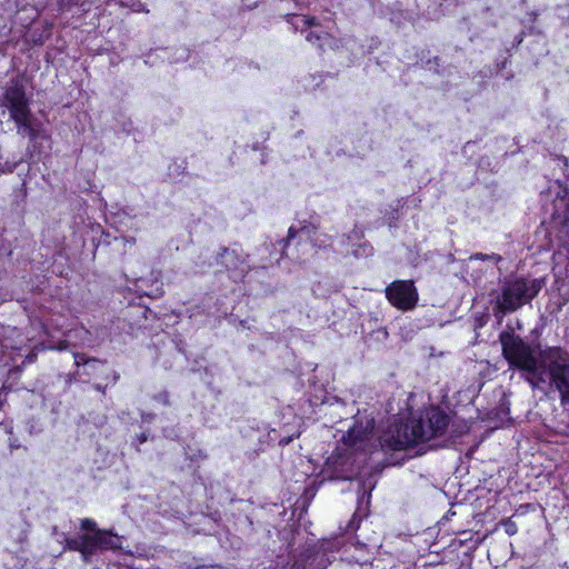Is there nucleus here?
<instances>
[{"label": "nucleus", "instance_id": "f257e3e1", "mask_svg": "<svg viewBox=\"0 0 569 569\" xmlns=\"http://www.w3.org/2000/svg\"><path fill=\"white\" fill-rule=\"evenodd\" d=\"M448 426V416L430 408L419 419L391 426L380 438L379 445L390 450H402L441 436Z\"/></svg>", "mask_w": 569, "mask_h": 569}, {"label": "nucleus", "instance_id": "f03ea898", "mask_svg": "<svg viewBox=\"0 0 569 569\" xmlns=\"http://www.w3.org/2000/svg\"><path fill=\"white\" fill-rule=\"evenodd\" d=\"M510 367L518 368L533 388L549 380L569 403V358H507Z\"/></svg>", "mask_w": 569, "mask_h": 569}, {"label": "nucleus", "instance_id": "7ed1b4c3", "mask_svg": "<svg viewBox=\"0 0 569 569\" xmlns=\"http://www.w3.org/2000/svg\"><path fill=\"white\" fill-rule=\"evenodd\" d=\"M541 286L538 280L516 279L508 282L501 293V299L497 302V309L505 312H512L531 301L540 291Z\"/></svg>", "mask_w": 569, "mask_h": 569}, {"label": "nucleus", "instance_id": "20e7f679", "mask_svg": "<svg viewBox=\"0 0 569 569\" xmlns=\"http://www.w3.org/2000/svg\"><path fill=\"white\" fill-rule=\"evenodd\" d=\"M3 104L9 109L10 117L20 129H24L32 134L33 130L30 122V110L24 96V90L18 82H12L4 92Z\"/></svg>", "mask_w": 569, "mask_h": 569}, {"label": "nucleus", "instance_id": "39448f33", "mask_svg": "<svg viewBox=\"0 0 569 569\" xmlns=\"http://www.w3.org/2000/svg\"><path fill=\"white\" fill-rule=\"evenodd\" d=\"M389 302L400 310H411L418 302V292L412 281H393L386 289Z\"/></svg>", "mask_w": 569, "mask_h": 569}, {"label": "nucleus", "instance_id": "423d86ee", "mask_svg": "<svg viewBox=\"0 0 569 569\" xmlns=\"http://www.w3.org/2000/svg\"><path fill=\"white\" fill-rule=\"evenodd\" d=\"M346 445L355 450L367 451L375 447L372 440V428L369 425L363 428L362 426H355L343 437Z\"/></svg>", "mask_w": 569, "mask_h": 569}, {"label": "nucleus", "instance_id": "0eeeda50", "mask_svg": "<svg viewBox=\"0 0 569 569\" xmlns=\"http://www.w3.org/2000/svg\"><path fill=\"white\" fill-rule=\"evenodd\" d=\"M503 356H532L533 350L520 336L513 331H503L500 335Z\"/></svg>", "mask_w": 569, "mask_h": 569}, {"label": "nucleus", "instance_id": "6e6552de", "mask_svg": "<svg viewBox=\"0 0 569 569\" xmlns=\"http://www.w3.org/2000/svg\"><path fill=\"white\" fill-rule=\"evenodd\" d=\"M94 541L98 545V548H104V549L121 548L119 538L117 536L110 533L109 531L96 530Z\"/></svg>", "mask_w": 569, "mask_h": 569}, {"label": "nucleus", "instance_id": "1a4fd4ad", "mask_svg": "<svg viewBox=\"0 0 569 569\" xmlns=\"http://www.w3.org/2000/svg\"><path fill=\"white\" fill-rule=\"evenodd\" d=\"M97 548H98V545L94 541V533L82 536V543H81L80 552L84 559H88V557L91 556L96 551Z\"/></svg>", "mask_w": 569, "mask_h": 569}, {"label": "nucleus", "instance_id": "9d476101", "mask_svg": "<svg viewBox=\"0 0 569 569\" xmlns=\"http://www.w3.org/2000/svg\"><path fill=\"white\" fill-rule=\"evenodd\" d=\"M310 230L309 228H302L299 231H296L292 227L289 229V240L295 239L296 237H299L302 239L303 237H309Z\"/></svg>", "mask_w": 569, "mask_h": 569}, {"label": "nucleus", "instance_id": "9b49d317", "mask_svg": "<svg viewBox=\"0 0 569 569\" xmlns=\"http://www.w3.org/2000/svg\"><path fill=\"white\" fill-rule=\"evenodd\" d=\"M300 22L309 28L313 27L316 24L315 18H308V17H297L295 24L298 27Z\"/></svg>", "mask_w": 569, "mask_h": 569}, {"label": "nucleus", "instance_id": "f8f14e48", "mask_svg": "<svg viewBox=\"0 0 569 569\" xmlns=\"http://www.w3.org/2000/svg\"><path fill=\"white\" fill-rule=\"evenodd\" d=\"M81 529L96 530V522L92 519L86 518L81 521Z\"/></svg>", "mask_w": 569, "mask_h": 569}, {"label": "nucleus", "instance_id": "ddd939ff", "mask_svg": "<svg viewBox=\"0 0 569 569\" xmlns=\"http://www.w3.org/2000/svg\"><path fill=\"white\" fill-rule=\"evenodd\" d=\"M82 543V536L79 539H72L68 541V547L72 550H77L80 552Z\"/></svg>", "mask_w": 569, "mask_h": 569}, {"label": "nucleus", "instance_id": "4468645a", "mask_svg": "<svg viewBox=\"0 0 569 569\" xmlns=\"http://www.w3.org/2000/svg\"><path fill=\"white\" fill-rule=\"evenodd\" d=\"M306 38L310 42H315L321 39L320 34L316 33L315 31H310Z\"/></svg>", "mask_w": 569, "mask_h": 569}, {"label": "nucleus", "instance_id": "2eb2a0df", "mask_svg": "<svg viewBox=\"0 0 569 569\" xmlns=\"http://www.w3.org/2000/svg\"><path fill=\"white\" fill-rule=\"evenodd\" d=\"M551 189L553 191H556L558 193V196L560 194V191H562V186L559 183V182H555L552 186H551ZM563 193L567 194V190L563 189Z\"/></svg>", "mask_w": 569, "mask_h": 569}, {"label": "nucleus", "instance_id": "dca6fc26", "mask_svg": "<svg viewBox=\"0 0 569 569\" xmlns=\"http://www.w3.org/2000/svg\"><path fill=\"white\" fill-rule=\"evenodd\" d=\"M567 202H566V199L565 197H559L557 200H556V208L557 209H560L562 206H566Z\"/></svg>", "mask_w": 569, "mask_h": 569}, {"label": "nucleus", "instance_id": "f3484780", "mask_svg": "<svg viewBox=\"0 0 569 569\" xmlns=\"http://www.w3.org/2000/svg\"><path fill=\"white\" fill-rule=\"evenodd\" d=\"M82 361V365L87 366V365H90V366H94L96 365V358H80Z\"/></svg>", "mask_w": 569, "mask_h": 569}, {"label": "nucleus", "instance_id": "a211bd4d", "mask_svg": "<svg viewBox=\"0 0 569 569\" xmlns=\"http://www.w3.org/2000/svg\"><path fill=\"white\" fill-rule=\"evenodd\" d=\"M485 258H486V256H483L481 253L475 256V259H485Z\"/></svg>", "mask_w": 569, "mask_h": 569}, {"label": "nucleus", "instance_id": "6ab92c4d", "mask_svg": "<svg viewBox=\"0 0 569 569\" xmlns=\"http://www.w3.org/2000/svg\"><path fill=\"white\" fill-rule=\"evenodd\" d=\"M507 532H508L509 535H512V533H515V530H513L512 528H508V529H507Z\"/></svg>", "mask_w": 569, "mask_h": 569}, {"label": "nucleus", "instance_id": "aec40b11", "mask_svg": "<svg viewBox=\"0 0 569 569\" xmlns=\"http://www.w3.org/2000/svg\"><path fill=\"white\" fill-rule=\"evenodd\" d=\"M490 258L493 259L496 262L500 259L499 257L496 256H491Z\"/></svg>", "mask_w": 569, "mask_h": 569}, {"label": "nucleus", "instance_id": "412c9836", "mask_svg": "<svg viewBox=\"0 0 569 569\" xmlns=\"http://www.w3.org/2000/svg\"><path fill=\"white\" fill-rule=\"evenodd\" d=\"M229 256H230V252L226 251L223 257H224L226 259H228V257H229Z\"/></svg>", "mask_w": 569, "mask_h": 569}, {"label": "nucleus", "instance_id": "4be33fe9", "mask_svg": "<svg viewBox=\"0 0 569 569\" xmlns=\"http://www.w3.org/2000/svg\"><path fill=\"white\" fill-rule=\"evenodd\" d=\"M565 219H566V221H569V213L565 214Z\"/></svg>", "mask_w": 569, "mask_h": 569}]
</instances>
